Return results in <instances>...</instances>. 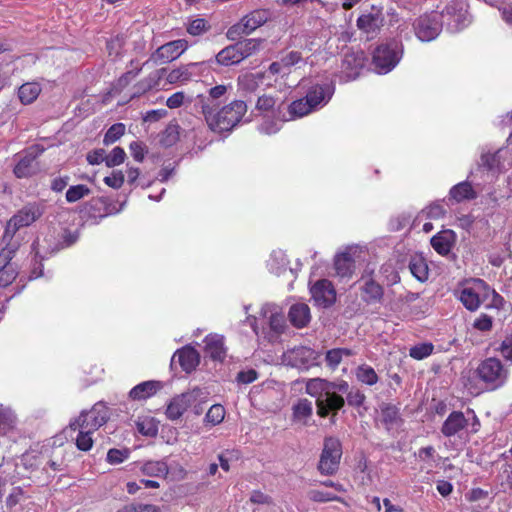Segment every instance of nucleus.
I'll use <instances>...</instances> for the list:
<instances>
[{"mask_svg":"<svg viewBox=\"0 0 512 512\" xmlns=\"http://www.w3.org/2000/svg\"><path fill=\"white\" fill-rule=\"evenodd\" d=\"M349 385L345 381L330 382L321 378L309 379L305 391L316 399L317 413L326 417L329 412L336 413L344 406V398L339 393H347L349 405L361 406L365 400L364 394L359 390L348 392Z\"/></svg>","mask_w":512,"mask_h":512,"instance_id":"obj_1","label":"nucleus"},{"mask_svg":"<svg viewBox=\"0 0 512 512\" xmlns=\"http://www.w3.org/2000/svg\"><path fill=\"white\" fill-rule=\"evenodd\" d=\"M108 420L107 407L102 403L95 404L90 410H83L72 419L67 431L77 432L76 447L81 451H89L93 447V434Z\"/></svg>","mask_w":512,"mask_h":512,"instance_id":"obj_2","label":"nucleus"},{"mask_svg":"<svg viewBox=\"0 0 512 512\" xmlns=\"http://www.w3.org/2000/svg\"><path fill=\"white\" fill-rule=\"evenodd\" d=\"M247 112L244 101L235 100L221 109L212 103L202 104V113L209 129L215 133L231 131L241 121Z\"/></svg>","mask_w":512,"mask_h":512,"instance_id":"obj_3","label":"nucleus"},{"mask_svg":"<svg viewBox=\"0 0 512 512\" xmlns=\"http://www.w3.org/2000/svg\"><path fill=\"white\" fill-rule=\"evenodd\" d=\"M260 314L266 325L261 328L257 325L255 317H247V322L252 327L254 333L259 337L267 340L268 342H276L286 329V321L283 313L279 307L273 304H265L262 306Z\"/></svg>","mask_w":512,"mask_h":512,"instance_id":"obj_4","label":"nucleus"},{"mask_svg":"<svg viewBox=\"0 0 512 512\" xmlns=\"http://www.w3.org/2000/svg\"><path fill=\"white\" fill-rule=\"evenodd\" d=\"M44 213L43 205L40 203H28L18 210L6 223L3 234L5 243H14L13 238L17 231L28 227L36 222Z\"/></svg>","mask_w":512,"mask_h":512,"instance_id":"obj_5","label":"nucleus"},{"mask_svg":"<svg viewBox=\"0 0 512 512\" xmlns=\"http://www.w3.org/2000/svg\"><path fill=\"white\" fill-rule=\"evenodd\" d=\"M403 56V45L398 41L380 44L372 55V66L376 73L387 74L400 62Z\"/></svg>","mask_w":512,"mask_h":512,"instance_id":"obj_6","label":"nucleus"},{"mask_svg":"<svg viewBox=\"0 0 512 512\" xmlns=\"http://www.w3.org/2000/svg\"><path fill=\"white\" fill-rule=\"evenodd\" d=\"M444 16L437 10L421 14L413 23L415 36L422 42L435 40L442 31Z\"/></svg>","mask_w":512,"mask_h":512,"instance_id":"obj_7","label":"nucleus"},{"mask_svg":"<svg viewBox=\"0 0 512 512\" xmlns=\"http://www.w3.org/2000/svg\"><path fill=\"white\" fill-rule=\"evenodd\" d=\"M489 285L482 279H471L459 289L458 298L469 311H476L480 305L487 301Z\"/></svg>","mask_w":512,"mask_h":512,"instance_id":"obj_8","label":"nucleus"},{"mask_svg":"<svg viewBox=\"0 0 512 512\" xmlns=\"http://www.w3.org/2000/svg\"><path fill=\"white\" fill-rule=\"evenodd\" d=\"M366 254V248L361 245H348L334 257L336 274L341 278H350L355 271V263Z\"/></svg>","mask_w":512,"mask_h":512,"instance_id":"obj_9","label":"nucleus"},{"mask_svg":"<svg viewBox=\"0 0 512 512\" xmlns=\"http://www.w3.org/2000/svg\"><path fill=\"white\" fill-rule=\"evenodd\" d=\"M207 398L208 392L201 388H194L188 392L177 395L167 404L165 412L166 417L172 421L178 420L194 402L198 399L201 402H206Z\"/></svg>","mask_w":512,"mask_h":512,"instance_id":"obj_10","label":"nucleus"},{"mask_svg":"<svg viewBox=\"0 0 512 512\" xmlns=\"http://www.w3.org/2000/svg\"><path fill=\"white\" fill-rule=\"evenodd\" d=\"M342 457V446L339 439L326 437L320 455L318 470L323 475H333L337 472Z\"/></svg>","mask_w":512,"mask_h":512,"instance_id":"obj_11","label":"nucleus"},{"mask_svg":"<svg viewBox=\"0 0 512 512\" xmlns=\"http://www.w3.org/2000/svg\"><path fill=\"white\" fill-rule=\"evenodd\" d=\"M512 163V153L509 148L498 149L494 153L482 152L481 162L479 168L487 170V177H494L496 174L502 172L507 166Z\"/></svg>","mask_w":512,"mask_h":512,"instance_id":"obj_12","label":"nucleus"},{"mask_svg":"<svg viewBox=\"0 0 512 512\" xmlns=\"http://www.w3.org/2000/svg\"><path fill=\"white\" fill-rule=\"evenodd\" d=\"M5 247L0 251V286L6 287L11 284L18 275V265L12 261L18 243H5Z\"/></svg>","mask_w":512,"mask_h":512,"instance_id":"obj_13","label":"nucleus"},{"mask_svg":"<svg viewBox=\"0 0 512 512\" xmlns=\"http://www.w3.org/2000/svg\"><path fill=\"white\" fill-rule=\"evenodd\" d=\"M481 380L490 384L492 388L501 386L506 380V370L501 361L496 358L484 360L477 368Z\"/></svg>","mask_w":512,"mask_h":512,"instance_id":"obj_14","label":"nucleus"},{"mask_svg":"<svg viewBox=\"0 0 512 512\" xmlns=\"http://www.w3.org/2000/svg\"><path fill=\"white\" fill-rule=\"evenodd\" d=\"M317 353L306 346H298L283 353L282 361L284 364L298 369H308L316 364Z\"/></svg>","mask_w":512,"mask_h":512,"instance_id":"obj_15","label":"nucleus"},{"mask_svg":"<svg viewBox=\"0 0 512 512\" xmlns=\"http://www.w3.org/2000/svg\"><path fill=\"white\" fill-rule=\"evenodd\" d=\"M334 91L335 87L331 81H316L308 87L305 97L316 111L327 105Z\"/></svg>","mask_w":512,"mask_h":512,"instance_id":"obj_16","label":"nucleus"},{"mask_svg":"<svg viewBox=\"0 0 512 512\" xmlns=\"http://www.w3.org/2000/svg\"><path fill=\"white\" fill-rule=\"evenodd\" d=\"M188 41L178 39L160 46L151 56L155 63H169L180 57L188 49Z\"/></svg>","mask_w":512,"mask_h":512,"instance_id":"obj_17","label":"nucleus"},{"mask_svg":"<svg viewBox=\"0 0 512 512\" xmlns=\"http://www.w3.org/2000/svg\"><path fill=\"white\" fill-rule=\"evenodd\" d=\"M310 293L315 304L320 307H329L336 300V291L327 279L315 282L310 288Z\"/></svg>","mask_w":512,"mask_h":512,"instance_id":"obj_18","label":"nucleus"},{"mask_svg":"<svg viewBox=\"0 0 512 512\" xmlns=\"http://www.w3.org/2000/svg\"><path fill=\"white\" fill-rule=\"evenodd\" d=\"M448 16V26L453 31H459L467 27L471 22L470 14L462 1L450 5L446 9Z\"/></svg>","mask_w":512,"mask_h":512,"instance_id":"obj_19","label":"nucleus"},{"mask_svg":"<svg viewBox=\"0 0 512 512\" xmlns=\"http://www.w3.org/2000/svg\"><path fill=\"white\" fill-rule=\"evenodd\" d=\"M383 20L381 9L372 7L369 12L362 14L358 18L357 27L365 33L367 37H373L383 25Z\"/></svg>","mask_w":512,"mask_h":512,"instance_id":"obj_20","label":"nucleus"},{"mask_svg":"<svg viewBox=\"0 0 512 512\" xmlns=\"http://www.w3.org/2000/svg\"><path fill=\"white\" fill-rule=\"evenodd\" d=\"M366 57L363 51L346 53L342 61V73L347 81L356 79L364 68Z\"/></svg>","mask_w":512,"mask_h":512,"instance_id":"obj_21","label":"nucleus"},{"mask_svg":"<svg viewBox=\"0 0 512 512\" xmlns=\"http://www.w3.org/2000/svg\"><path fill=\"white\" fill-rule=\"evenodd\" d=\"M457 236L452 230H443L431 238V246L440 255L446 256L450 253L456 243Z\"/></svg>","mask_w":512,"mask_h":512,"instance_id":"obj_22","label":"nucleus"},{"mask_svg":"<svg viewBox=\"0 0 512 512\" xmlns=\"http://www.w3.org/2000/svg\"><path fill=\"white\" fill-rule=\"evenodd\" d=\"M162 388L163 384L160 381H144L130 390L129 398L133 401H145L154 396Z\"/></svg>","mask_w":512,"mask_h":512,"instance_id":"obj_23","label":"nucleus"},{"mask_svg":"<svg viewBox=\"0 0 512 512\" xmlns=\"http://www.w3.org/2000/svg\"><path fill=\"white\" fill-rule=\"evenodd\" d=\"M204 64L205 62H194L175 68L166 75V81L169 84H184L189 81L192 76L195 75L196 70Z\"/></svg>","mask_w":512,"mask_h":512,"instance_id":"obj_24","label":"nucleus"},{"mask_svg":"<svg viewBox=\"0 0 512 512\" xmlns=\"http://www.w3.org/2000/svg\"><path fill=\"white\" fill-rule=\"evenodd\" d=\"M264 22V15L259 11H254L243 17L242 20L237 25L229 29L228 36L231 37L234 31L248 35L252 33L255 29H257L259 26H261Z\"/></svg>","mask_w":512,"mask_h":512,"instance_id":"obj_25","label":"nucleus"},{"mask_svg":"<svg viewBox=\"0 0 512 512\" xmlns=\"http://www.w3.org/2000/svg\"><path fill=\"white\" fill-rule=\"evenodd\" d=\"M176 359L184 371L191 372L198 366L200 355L193 347L186 346L174 353L172 360Z\"/></svg>","mask_w":512,"mask_h":512,"instance_id":"obj_26","label":"nucleus"},{"mask_svg":"<svg viewBox=\"0 0 512 512\" xmlns=\"http://www.w3.org/2000/svg\"><path fill=\"white\" fill-rule=\"evenodd\" d=\"M205 353L213 360L222 361L226 356L224 337L219 334H209L204 339Z\"/></svg>","mask_w":512,"mask_h":512,"instance_id":"obj_27","label":"nucleus"},{"mask_svg":"<svg viewBox=\"0 0 512 512\" xmlns=\"http://www.w3.org/2000/svg\"><path fill=\"white\" fill-rule=\"evenodd\" d=\"M468 424L464 414L460 411H454L449 414L447 419L444 421L441 432L446 437H452L459 434Z\"/></svg>","mask_w":512,"mask_h":512,"instance_id":"obj_28","label":"nucleus"},{"mask_svg":"<svg viewBox=\"0 0 512 512\" xmlns=\"http://www.w3.org/2000/svg\"><path fill=\"white\" fill-rule=\"evenodd\" d=\"M288 318L296 328L305 327L311 319L309 306L305 303L293 304L289 309Z\"/></svg>","mask_w":512,"mask_h":512,"instance_id":"obj_29","label":"nucleus"},{"mask_svg":"<svg viewBox=\"0 0 512 512\" xmlns=\"http://www.w3.org/2000/svg\"><path fill=\"white\" fill-rule=\"evenodd\" d=\"M476 197L477 193L468 181H463L454 185L449 191V199L456 203L473 200Z\"/></svg>","mask_w":512,"mask_h":512,"instance_id":"obj_30","label":"nucleus"},{"mask_svg":"<svg viewBox=\"0 0 512 512\" xmlns=\"http://www.w3.org/2000/svg\"><path fill=\"white\" fill-rule=\"evenodd\" d=\"M36 156V153L27 152L24 156L20 157L14 168L16 177L25 178L35 173L37 169L35 163Z\"/></svg>","mask_w":512,"mask_h":512,"instance_id":"obj_31","label":"nucleus"},{"mask_svg":"<svg viewBox=\"0 0 512 512\" xmlns=\"http://www.w3.org/2000/svg\"><path fill=\"white\" fill-rule=\"evenodd\" d=\"M138 433L145 437H155L158 433L159 422L152 416L140 415L135 420Z\"/></svg>","mask_w":512,"mask_h":512,"instance_id":"obj_32","label":"nucleus"},{"mask_svg":"<svg viewBox=\"0 0 512 512\" xmlns=\"http://www.w3.org/2000/svg\"><path fill=\"white\" fill-rule=\"evenodd\" d=\"M140 471L149 477H165L168 474L169 468L164 460H150L139 463Z\"/></svg>","mask_w":512,"mask_h":512,"instance_id":"obj_33","label":"nucleus"},{"mask_svg":"<svg viewBox=\"0 0 512 512\" xmlns=\"http://www.w3.org/2000/svg\"><path fill=\"white\" fill-rule=\"evenodd\" d=\"M314 108L308 102L306 97L297 99L293 101L288 106V117L284 118L285 121L294 120L297 118L304 117L312 112H314Z\"/></svg>","mask_w":512,"mask_h":512,"instance_id":"obj_34","label":"nucleus"},{"mask_svg":"<svg viewBox=\"0 0 512 512\" xmlns=\"http://www.w3.org/2000/svg\"><path fill=\"white\" fill-rule=\"evenodd\" d=\"M16 415L10 407L0 405V434L7 436L16 427Z\"/></svg>","mask_w":512,"mask_h":512,"instance_id":"obj_35","label":"nucleus"},{"mask_svg":"<svg viewBox=\"0 0 512 512\" xmlns=\"http://www.w3.org/2000/svg\"><path fill=\"white\" fill-rule=\"evenodd\" d=\"M383 295L382 287L372 279H366L361 287V297L364 301L376 302Z\"/></svg>","mask_w":512,"mask_h":512,"instance_id":"obj_36","label":"nucleus"},{"mask_svg":"<svg viewBox=\"0 0 512 512\" xmlns=\"http://www.w3.org/2000/svg\"><path fill=\"white\" fill-rule=\"evenodd\" d=\"M215 62L222 66H231L241 62L236 45H229L217 53Z\"/></svg>","mask_w":512,"mask_h":512,"instance_id":"obj_37","label":"nucleus"},{"mask_svg":"<svg viewBox=\"0 0 512 512\" xmlns=\"http://www.w3.org/2000/svg\"><path fill=\"white\" fill-rule=\"evenodd\" d=\"M41 92V86L37 82H27L18 90V96L23 104L34 102Z\"/></svg>","mask_w":512,"mask_h":512,"instance_id":"obj_38","label":"nucleus"},{"mask_svg":"<svg viewBox=\"0 0 512 512\" xmlns=\"http://www.w3.org/2000/svg\"><path fill=\"white\" fill-rule=\"evenodd\" d=\"M313 406L312 402L308 399H300L293 406V418L295 421L303 424L307 423L308 418L312 415Z\"/></svg>","mask_w":512,"mask_h":512,"instance_id":"obj_39","label":"nucleus"},{"mask_svg":"<svg viewBox=\"0 0 512 512\" xmlns=\"http://www.w3.org/2000/svg\"><path fill=\"white\" fill-rule=\"evenodd\" d=\"M409 269L412 275L420 282H424L428 279V266L421 256L411 258Z\"/></svg>","mask_w":512,"mask_h":512,"instance_id":"obj_40","label":"nucleus"},{"mask_svg":"<svg viewBox=\"0 0 512 512\" xmlns=\"http://www.w3.org/2000/svg\"><path fill=\"white\" fill-rule=\"evenodd\" d=\"M264 75L261 73H246L238 78V86L245 92H254L259 86Z\"/></svg>","mask_w":512,"mask_h":512,"instance_id":"obj_41","label":"nucleus"},{"mask_svg":"<svg viewBox=\"0 0 512 512\" xmlns=\"http://www.w3.org/2000/svg\"><path fill=\"white\" fill-rule=\"evenodd\" d=\"M262 41L259 39H246L236 43V47L241 61L256 53L261 47Z\"/></svg>","mask_w":512,"mask_h":512,"instance_id":"obj_42","label":"nucleus"},{"mask_svg":"<svg viewBox=\"0 0 512 512\" xmlns=\"http://www.w3.org/2000/svg\"><path fill=\"white\" fill-rule=\"evenodd\" d=\"M256 110L264 116H276L278 113L276 100L272 96H260L256 103Z\"/></svg>","mask_w":512,"mask_h":512,"instance_id":"obj_43","label":"nucleus"},{"mask_svg":"<svg viewBox=\"0 0 512 512\" xmlns=\"http://www.w3.org/2000/svg\"><path fill=\"white\" fill-rule=\"evenodd\" d=\"M91 193V190L89 187H87L84 184H78L70 186L66 191V201L68 203H75L87 196H89Z\"/></svg>","mask_w":512,"mask_h":512,"instance_id":"obj_44","label":"nucleus"},{"mask_svg":"<svg viewBox=\"0 0 512 512\" xmlns=\"http://www.w3.org/2000/svg\"><path fill=\"white\" fill-rule=\"evenodd\" d=\"M356 378L363 384L374 385L378 382V375L375 370L368 365H361L356 369Z\"/></svg>","mask_w":512,"mask_h":512,"instance_id":"obj_45","label":"nucleus"},{"mask_svg":"<svg viewBox=\"0 0 512 512\" xmlns=\"http://www.w3.org/2000/svg\"><path fill=\"white\" fill-rule=\"evenodd\" d=\"M281 129V120L276 116H264L258 130L265 135H272Z\"/></svg>","mask_w":512,"mask_h":512,"instance_id":"obj_46","label":"nucleus"},{"mask_svg":"<svg viewBox=\"0 0 512 512\" xmlns=\"http://www.w3.org/2000/svg\"><path fill=\"white\" fill-rule=\"evenodd\" d=\"M287 265L286 254L282 250L272 251L270 258L267 262L269 270L278 274L282 268Z\"/></svg>","mask_w":512,"mask_h":512,"instance_id":"obj_47","label":"nucleus"},{"mask_svg":"<svg viewBox=\"0 0 512 512\" xmlns=\"http://www.w3.org/2000/svg\"><path fill=\"white\" fill-rule=\"evenodd\" d=\"M225 413V408L221 404H214L206 413L205 421L213 426L218 425L224 420Z\"/></svg>","mask_w":512,"mask_h":512,"instance_id":"obj_48","label":"nucleus"},{"mask_svg":"<svg viewBox=\"0 0 512 512\" xmlns=\"http://www.w3.org/2000/svg\"><path fill=\"white\" fill-rule=\"evenodd\" d=\"M351 355L350 350L344 348H336L326 353V362L329 367L335 369L341 362L342 358Z\"/></svg>","mask_w":512,"mask_h":512,"instance_id":"obj_49","label":"nucleus"},{"mask_svg":"<svg viewBox=\"0 0 512 512\" xmlns=\"http://www.w3.org/2000/svg\"><path fill=\"white\" fill-rule=\"evenodd\" d=\"M416 455L420 461L426 464V466L424 467L426 469H431L437 462L436 451L432 446L420 448Z\"/></svg>","mask_w":512,"mask_h":512,"instance_id":"obj_50","label":"nucleus"},{"mask_svg":"<svg viewBox=\"0 0 512 512\" xmlns=\"http://www.w3.org/2000/svg\"><path fill=\"white\" fill-rule=\"evenodd\" d=\"M434 346L431 343H420L410 348L409 355L416 360H422L430 356Z\"/></svg>","mask_w":512,"mask_h":512,"instance_id":"obj_51","label":"nucleus"},{"mask_svg":"<svg viewBox=\"0 0 512 512\" xmlns=\"http://www.w3.org/2000/svg\"><path fill=\"white\" fill-rule=\"evenodd\" d=\"M125 132V125L123 123H116L112 125L106 132L103 142L105 145H110L116 142Z\"/></svg>","mask_w":512,"mask_h":512,"instance_id":"obj_52","label":"nucleus"},{"mask_svg":"<svg viewBox=\"0 0 512 512\" xmlns=\"http://www.w3.org/2000/svg\"><path fill=\"white\" fill-rule=\"evenodd\" d=\"M126 153L121 147H115L112 151L106 155L105 164L108 167H115L122 164L125 161Z\"/></svg>","mask_w":512,"mask_h":512,"instance_id":"obj_53","label":"nucleus"},{"mask_svg":"<svg viewBox=\"0 0 512 512\" xmlns=\"http://www.w3.org/2000/svg\"><path fill=\"white\" fill-rule=\"evenodd\" d=\"M445 214V208L442 203L435 202L427 206L421 211V216H425L430 219H440Z\"/></svg>","mask_w":512,"mask_h":512,"instance_id":"obj_54","label":"nucleus"},{"mask_svg":"<svg viewBox=\"0 0 512 512\" xmlns=\"http://www.w3.org/2000/svg\"><path fill=\"white\" fill-rule=\"evenodd\" d=\"M281 63L287 71V75L291 73V68L303 62L301 54L297 51H291L281 58Z\"/></svg>","mask_w":512,"mask_h":512,"instance_id":"obj_55","label":"nucleus"},{"mask_svg":"<svg viewBox=\"0 0 512 512\" xmlns=\"http://www.w3.org/2000/svg\"><path fill=\"white\" fill-rule=\"evenodd\" d=\"M209 29V25L205 19L197 18L189 22L187 32L190 35L198 36L205 33Z\"/></svg>","mask_w":512,"mask_h":512,"instance_id":"obj_56","label":"nucleus"},{"mask_svg":"<svg viewBox=\"0 0 512 512\" xmlns=\"http://www.w3.org/2000/svg\"><path fill=\"white\" fill-rule=\"evenodd\" d=\"M124 174L120 170H113L109 176L104 178V183L113 189H119L124 183Z\"/></svg>","mask_w":512,"mask_h":512,"instance_id":"obj_57","label":"nucleus"},{"mask_svg":"<svg viewBox=\"0 0 512 512\" xmlns=\"http://www.w3.org/2000/svg\"><path fill=\"white\" fill-rule=\"evenodd\" d=\"M129 450L110 449L107 453V462L115 465L120 464L129 458Z\"/></svg>","mask_w":512,"mask_h":512,"instance_id":"obj_58","label":"nucleus"},{"mask_svg":"<svg viewBox=\"0 0 512 512\" xmlns=\"http://www.w3.org/2000/svg\"><path fill=\"white\" fill-rule=\"evenodd\" d=\"M487 300H489V302L486 305L487 308H494L497 310L504 308V305H505L504 298L500 294H498L494 289H492L490 286H489V291L487 292Z\"/></svg>","mask_w":512,"mask_h":512,"instance_id":"obj_59","label":"nucleus"},{"mask_svg":"<svg viewBox=\"0 0 512 512\" xmlns=\"http://www.w3.org/2000/svg\"><path fill=\"white\" fill-rule=\"evenodd\" d=\"M186 101L191 103L192 99L190 97H186L184 92L179 91V92L172 94L170 97H168V99L166 100V105L170 109H175V108H179L180 106H182Z\"/></svg>","mask_w":512,"mask_h":512,"instance_id":"obj_60","label":"nucleus"},{"mask_svg":"<svg viewBox=\"0 0 512 512\" xmlns=\"http://www.w3.org/2000/svg\"><path fill=\"white\" fill-rule=\"evenodd\" d=\"M309 498L315 502H329L338 500V497L330 492L314 489L309 492Z\"/></svg>","mask_w":512,"mask_h":512,"instance_id":"obj_61","label":"nucleus"},{"mask_svg":"<svg viewBox=\"0 0 512 512\" xmlns=\"http://www.w3.org/2000/svg\"><path fill=\"white\" fill-rule=\"evenodd\" d=\"M129 149L132 157L137 162H142L144 160L147 150L143 143L134 141L130 144Z\"/></svg>","mask_w":512,"mask_h":512,"instance_id":"obj_62","label":"nucleus"},{"mask_svg":"<svg viewBox=\"0 0 512 512\" xmlns=\"http://www.w3.org/2000/svg\"><path fill=\"white\" fill-rule=\"evenodd\" d=\"M492 318L487 314H480L473 323V327L479 331L485 332L492 328Z\"/></svg>","mask_w":512,"mask_h":512,"instance_id":"obj_63","label":"nucleus"},{"mask_svg":"<svg viewBox=\"0 0 512 512\" xmlns=\"http://www.w3.org/2000/svg\"><path fill=\"white\" fill-rule=\"evenodd\" d=\"M24 498V492L20 487H14L6 499L8 507L12 508L16 506Z\"/></svg>","mask_w":512,"mask_h":512,"instance_id":"obj_64","label":"nucleus"}]
</instances>
